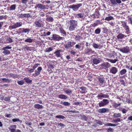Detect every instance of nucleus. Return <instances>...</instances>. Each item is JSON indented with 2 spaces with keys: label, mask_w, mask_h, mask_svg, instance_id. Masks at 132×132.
<instances>
[{
  "label": "nucleus",
  "mask_w": 132,
  "mask_h": 132,
  "mask_svg": "<svg viewBox=\"0 0 132 132\" xmlns=\"http://www.w3.org/2000/svg\"><path fill=\"white\" fill-rule=\"evenodd\" d=\"M70 26L69 29L71 31H72L75 29L77 27V21L73 20H71L69 21Z\"/></svg>",
  "instance_id": "1"
},
{
  "label": "nucleus",
  "mask_w": 132,
  "mask_h": 132,
  "mask_svg": "<svg viewBox=\"0 0 132 132\" xmlns=\"http://www.w3.org/2000/svg\"><path fill=\"white\" fill-rule=\"evenodd\" d=\"M22 25V23L21 22L13 23V25L10 26L9 27L8 29L10 30H11L21 26Z\"/></svg>",
  "instance_id": "2"
},
{
  "label": "nucleus",
  "mask_w": 132,
  "mask_h": 132,
  "mask_svg": "<svg viewBox=\"0 0 132 132\" xmlns=\"http://www.w3.org/2000/svg\"><path fill=\"white\" fill-rule=\"evenodd\" d=\"M82 5V4L80 3L77 4H73L69 6L68 7L70 9H72L73 11H77Z\"/></svg>",
  "instance_id": "3"
},
{
  "label": "nucleus",
  "mask_w": 132,
  "mask_h": 132,
  "mask_svg": "<svg viewBox=\"0 0 132 132\" xmlns=\"http://www.w3.org/2000/svg\"><path fill=\"white\" fill-rule=\"evenodd\" d=\"M52 36V37H51V38H52L51 40L59 41L60 40H63L64 39V38L61 37L59 35L56 34H53Z\"/></svg>",
  "instance_id": "4"
},
{
  "label": "nucleus",
  "mask_w": 132,
  "mask_h": 132,
  "mask_svg": "<svg viewBox=\"0 0 132 132\" xmlns=\"http://www.w3.org/2000/svg\"><path fill=\"white\" fill-rule=\"evenodd\" d=\"M119 50L120 52L124 53H127L130 52L129 47L127 46H126L122 48H119Z\"/></svg>",
  "instance_id": "5"
},
{
  "label": "nucleus",
  "mask_w": 132,
  "mask_h": 132,
  "mask_svg": "<svg viewBox=\"0 0 132 132\" xmlns=\"http://www.w3.org/2000/svg\"><path fill=\"white\" fill-rule=\"evenodd\" d=\"M109 102V101L106 99H103L98 103L100 107L104 106L107 105Z\"/></svg>",
  "instance_id": "6"
},
{
  "label": "nucleus",
  "mask_w": 132,
  "mask_h": 132,
  "mask_svg": "<svg viewBox=\"0 0 132 132\" xmlns=\"http://www.w3.org/2000/svg\"><path fill=\"white\" fill-rule=\"evenodd\" d=\"M85 53L86 54L90 55L92 54H96L95 52L92 50V49L87 48L85 50Z\"/></svg>",
  "instance_id": "7"
},
{
  "label": "nucleus",
  "mask_w": 132,
  "mask_h": 132,
  "mask_svg": "<svg viewBox=\"0 0 132 132\" xmlns=\"http://www.w3.org/2000/svg\"><path fill=\"white\" fill-rule=\"evenodd\" d=\"M110 2L111 6H114L117 5L118 3L119 4L121 3V0H110Z\"/></svg>",
  "instance_id": "8"
},
{
  "label": "nucleus",
  "mask_w": 132,
  "mask_h": 132,
  "mask_svg": "<svg viewBox=\"0 0 132 132\" xmlns=\"http://www.w3.org/2000/svg\"><path fill=\"white\" fill-rule=\"evenodd\" d=\"M62 50H58L56 51L54 53L55 56L57 57H61L62 56L61 52H62Z\"/></svg>",
  "instance_id": "9"
},
{
  "label": "nucleus",
  "mask_w": 132,
  "mask_h": 132,
  "mask_svg": "<svg viewBox=\"0 0 132 132\" xmlns=\"http://www.w3.org/2000/svg\"><path fill=\"white\" fill-rule=\"evenodd\" d=\"M98 80L99 84L100 85H102L105 82L104 78L103 76L99 77L98 78Z\"/></svg>",
  "instance_id": "10"
},
{
  "label": "nucleus",
  "mask_w": 132,
  "mask_h": 132,
  "mask_svg": "<svg viewBox=\"0 0 132 132\" xmlns=\"http://www.w3.org/2000/svg\"><path fill=\"white\" fill-rule=\"evenodd\" d=\"M118 69L115 67H112L110 69V73L113 74H116L118 72Z\"/></svg>",
  "instance_id": "11"
},
{
  "label": "nucleus",
  "mask_w": 132,
  "mask_h": 132,
  "mask_svg": "<svg viewBox=\"0 0 132 132\" xmlns=\"http://www.w3.org/2000/svg\"><path fill=\"white\" fill-rule=\"evenodd\" d=\"M109 110L108 108H103L99 109L98 110V112L99 113H103L108 112Z\"/></svg>",
  "instance_id": "12"
},
{
  "label": "nucleus",
  "mask_w": 132,
  "mask_h": 132,
  "mask_svg": "<svg viewBox=\"0 0 132 132\" xmlns=\"http://www.w3.org/2000/svg\"><path fill=\"white\" fill-rule=\"evenodd\" d=\"M97 97L100 99L102 98H108L109 97V96L108 94H104L102 93H101L100 94H98Z\"/></svg>",
  "instance_id": "13"
},
{
  "label": "nucleus",
  "mask_w": 132,
  "mask_h": 132,
  "mask_svg": "<svg viewBox=\"0 0 132 132\" xmlns=\"http://www.w3.org/2000/svg\"><path fill=\"white\" fill-rule=\"evenodd\" d=\"M16 126L15 125H12L9 127V130L11 132H14L15 131V129Z\"/></svg>",
  "instance_id": "14"
},
{
  "label": "nucleus",
  "mask_w": 132,
  "mask_h": 132,
  "mask_svg": "<svg viewBox=\"0 0 132 132\" xmlns=\"http://www.w3.org/2000/svg\"><path fill=\"white\" fill-rule=\"evenodd\" d=\"M104 125L105 126H106L115 127L117 125L115 124L106 122L104 123Z\"/></svg>",
  "instance_id": "15"
},
{
  "label": "nucleus",
  "mask_w": 132,
  "mask_h": 132,
  "mask_svg": "<svg viewBox=\"0 0 132 132\" xmlns=\"http://www.w3.org/2000/svg\"><path fill=\"white\" fill-rule=\"evenodd\" d=\"M106 60L112 63H115L118 60L117 59V57H116V59H115L114 60L110 59L108 58H106Z\"/></svg>",
  "instance_id": "16"
},
{
  "label": "nucleus",
  "mask_w": 132,
  "mask_h": 132,
  "mask_svg": "<svg viewBox=\"0 0 132 132\" xmlns=\"http://www.w3.org/2000/svg\"><path fill=\"white\" fill-rule=\"evenodd\" d=\"M37 7L42 9H44L45 8L44 5H43L40 4H36V6L35 7V8L36 9Z\"/></svg>",
  "instance_id": "17"
},
{
  "label": "nucleus",
  "mask_w": 132,
  "mask_h": 132,
  "mask_svg": "<svg viewBox=\"0 0 132 132\" xmlns=\"http://www.w3.org/2000/svg\"><path fill=\"white\" fill-rule=\"evenodd\" d=\"M79 88L81 90L80 92L82 94L85 93L86 92V88L85 87H79Z\"/></svg>",
  "instance_id": "18"
},
{
  "label": "nucleus",
  "mask_w": 132,
  "mask_h": 132,
  "mask_svg": "<svg viewBox=\"0 0 132 132\" xmlns=\"http://www.w3.org/2000/svg\"><path fill=\"white\" fill-rule=\"evenodd\" d=\"M58 96L59 98L62 99H66L68 97L66 95L63 94L59 95Z\"/></svg>",
  "instance_id": "19"
},
{
  "label": "nucleus",
  "mask_w": 132,
  "mask_h": 132,
  "mask_svg": "<svg viewBox=\"0 0 132 132\" xmlns=\"http://www.w3.org/2000/svg\"><path fill=\"white\" fill-rule=\"evenodd\" d=\"M100 66L106 68H109L110 67V65L108 62H106L102 64H101L100 65Z\"/></svg>",
  "instance_id": "20"
},
{
  "label": "nucleus",
  "mask_w": 132,
  "mask_h": 132,
  "mask_svg": "<svg viewBox=\"0 0 132 132\" xmlns=\"http://www.w3.org/2000/svg\"><path fill=\"white\" fill-rule=\"evenodd\" d=\"M125 36V35L123 34L122 33H119L117 36L118 39H122Z\"/></svg>",
  "instance_id": "21"
},
{
  "label": "nucleus",
  "mask_w": 132,
  "mask_h": 132,
  "mask_svg": "<svg viewBox=\"0 0 132 132\" xmlns=\"http://www.w3.org/2000/svg\"><path fill=\"white\" fill-rule=\"evenodd\" d=\"M64 92L66 94L70 95L72 93V90L70 89H65V90Z\"/></svg>",
  "instance_id": "22"
},
{
  "label": "nucleus",
  "mask_w": 132,
  "mask_h": 132,
  "mask_svg": "<svg viewBox=\"0 0 132 132\" xmlns=\"http://www.w3.org/2000/svg\"><path fill=\"white\" fill-rule=\"evenodd\" d=\"M19 29L21 30L22 33H24L28 32L30 30V29L28 28L24 29V28H20Z\"/></svg>",
  "instance_id": "23"
},
{
  "label": "nucleus",
  "mask_w": 132,
  "mask_h": 132,
  "mask_svg": "<svg viewBox=\"0 0 132 132\" xmlns=\"http://www.w3.org/2000/svg\"><path fill=\"white\" fill-rule=\"evenodd\" d=\"M125 29L126 31V33L127 34H129L130 30L129 28V26L127 25L124 28Z\"/></svg>",
  "instance_id": "24"
},
{
  "label": "nucleus",
  "mask_w": 132,
  "mask_h": 132,
  "mask_svg": "<svg viewBox=\"0 0 132 132\" xmlns=\"http://www.w3.org/2000/svg\"><path fill=\"white\" fill-rule=\"evenodd\" d=\"M113 116L114 118H121V114L120 113H114L113 115Z\"/></svg>",
  "instance_id": "25"
},
{
  "label": "nucleus",
  "mask_w": 132,
  "mask_h": 132,
  "mask_svg": "<svg viewBox=\"0 0 132 132\" xmlns=\"http://www.w3.org/2000/svg\"><path fill=\"white\" fill-rule=\"evenodd\" d=\"M2 50H4V51L3 52V53L5 55H6L9 54L10 53V51H9L7 50H5L3 48H2Z\"/></svg>",
  "instance_id": "26"
},
{
  "label": "nucleus",
  "mask_w": 132,
  "mask_h": 132,
  "mask_svg": "<svg viewBox=\"0 0 132 132\" xmlns=\"http://www.w3.org/2000/svg\"><path fill=\"white\" fill-rule=\"evenodd\" d=\"M92 61L94 64H97L100 62V60L96 58H94L93 59Z\"/></svg>",
  "instance_id": "27"
},
{
  "label": "nucleus",
  "mask_w": 132,
  "mask_h": 132,
  "mask_svg": "<svg viewBox=\"0 0 132 132\" xmlns=\"http://www.w3.org/2000/svg\"><path fill=\"white\" fill-rule=\"evenodd\" d=\"M40 21H36L35 24L36 27H41L42 26V24L40 23Z\"/></svg>",
  "instance_id": "28"
},
{
  "label": "nucleus",
  "mask_w": 132,
  "mask_h": 132,
  "mask_svg": "<svg viewBox=\"0 0 132 132\" xmlns=\"http://www.w3.org/2000/svg\"><path fill=\"white\" fill-rule=\"evenodd\" d=\"M72 46L71 42H68L65 45V48H67L71 47Z\"/></svg>",
  "instance_id": "29"
},
{
  "label": "nucleus",
  "mask_w": 132,
  "mask_h": 132,
  "mask_svg": "<svg viewBox=\"0 0 132 132\" xmlns=\"http://www.w3.org/2000/svg\"><path fill=\"white\" fill-rule=\"evenodd\" d=\"M16 6L15 4L12 5L9 8L10 11H14L16 9Z\"/></svg>",
  "instance_id": "30"
},
{
  "label": "nucleus",
  "mask_w": 132,
  "mask_h": 132,
  "mask_svg": "<svg viewBox=\"0 0 132 132\" xmlns=\"http://www.w3.org/2000/svg\"><path fill=\"white\" fill-rule=\"evenodd\" d=\"M127 72V70L126 69H123L119 72V73L121 75H122L125 74Z\"/></svg>",
  "instance_id": "31"
},
{
  "label": "nucleus",
  "mask_w": 132,
  "mask_h": 132,
  "mask_svg": "<svg viewBox=\"0 0 132 132\" xmlns=\"http://www.w3.org/2000/svg\"><path fill=\"white\" fill-rule=\"evenodd\" d=\"M61 104L65 106H69L70 104V103L66 101L63 102L61 101Z\"/></svg>",
  "instance_id": "32"
},
{
  "label": "nucleus",
  "mask_w": 132,
  "mask_h": 132,
  "mask_svg": "<svg viewBox=\"0 0 132 132\" xmlns=\"http://www.w3.org/2000/svg\"><path fill=\"white\" fill-rule=\"evenodd\" d=\"M34 106L35 108L38 109H40L43 108V106L42 105H40L38 104H35Z\"/></svg>",
  "instance_id": "33"
},
{
  "label": "nucleus",
  "mask_w": 132,
  "mask_h": 132,
  "mask_svg": "<svg viewBox=\"0 0 132 132\" xmlns=\"http://www.w3.org/2000/svg\"><path fill=\"white\" fill-rule=\"evenodd\" d=\"M59 31L60 32L62 35H66V33L65 31L62 28H59Z\"/></svg>",
  "instance_id": "34"
},
{
  "label": "nucleus",
  "mask_w": 132,
  "mask_h": 132,
  "mask_svg": "<svg viewBox=\"0 0 132 132\" xmlns=\"http://www.w3.org/2000/svg\"><path fill=\"white\" fill-rule=\"evenodd\" d=\"M53 50V48L52 47H49L47 48L45 50V52H49L50 51H52Z\"/></svg>",
  "instance_id": "35"
},
{
  "label": "nucleus",
  "mask_w": 132,
  "mask_h": 132,
  "mask_svg": "<svg viewBox=\"0 0 132 132\" xmlns=\"http://www.w3.org/2000/svg\"><path fill=\"white\" fill-rule=\"evenodd\" d=\"M24 79L26 82L28 83H30L32 82V80L27 77L24 78Z\"/></svg>",
  "instance_id": "36"
},
{
  "label": "nucleus",
  "mask_w": 132,
  "mask_h": 132,
  "mask_svg": "<svg viewBox=\"0 0 132 132\" xmlns=\"http://www.w3.org/2000/svg\"><path fill=\"white\" fill-rule=\"evenodd\" d=\"M101 31V29L99 28H98L95 31V34H99Z\"/></svg>",
  "instance_id": "37"
},
{
  "label": "nucleus",
  "mask_w": 132,
  "mask_h": 132,
  "mask_svg": "<svg viewBox=\"0 0 132 132\" xmlns=\"http://www.w3.org/2000/svg\"><path fill=\"white\" fill-rule=\"evenodd\" d=\"M83 16V14L82 13H78L76 15V17L79 18H82Z\"/></svg>",
  "instance_id": "38"
},
{
  "label": "nucleus",
  "mask_w": 132,
  "mask_h": 132,
  "mask_svg": "<svg viewBox=\"0 0 132 132\" xmlns=\"http://www.w3.org/2000/svg\"><path fill=\"white\" fill-rule=\"evenodd\" d=\"M55 118L59 119H62L65 118V117L64 116L61 115L57 116L55 117Z\"/></svg>",
  "instance_id": "39"
},
{
  "label": "nucleus",
  "mask_w": 132,
  "mask_h": 132,
  "mask_svg": "<svg viewBox=\"0 0 132 132\" xmlns=\"http://www.w3.org/2000/svg\"><path fill=\"white\" fill-rule=\"evenodd\" d=\"M92 46L94 48L96 49L100 47V46L98 45L95 43H93L92 44Z\"/></svg>",
  "instance_id": "40"
},
{
  "label": "nucleus",
  "mask_w": 132,
  "mask_h": 132,
  "mask_svg": "<svg viewBox=\"0 0 132 132\" xmlns=\"http://www.w3.org/2000/svg\"><path fill=\"white\" fill-rule=\"evenodd\" d=\"M46 20L50 22H52L53 21V19L52 17L51 16H48Z\"/></svg>",
  "instance_id": "41"
},
{
  "label": "nucleus",
  "mask_w": 132,
  "mask_h": 132,
  "mask_svg": "<svg viewBox=\"0 0 132 132\" xmlns=\"http://www.w3.org/2000/svg\"><path fill=\"white\" fill-rule=\"evenodd\" d=\"M6 42L7 43H11L13 42V40L11 38H7L6 40Z\"/></svg>",
  "instance_id": "42"
},
{
  "label": "nucleus",
  "mask_w": 132,
  "mask_h": 132,
  "mask_svg": "<svg viewBox=\"0 0 132 132\" xmlns=\"http://www.w3.org/2000/svg\"><path fill=\"white\" fill-rule=\"evenodd\" d=\"M96 122L97 124L101 125H102L104 123L103 122L100 121L99 120H96Z\"/></svg>",
  "instance_id": "43"
},
{
  "label": "nucleus",
  "mask_w": 132,
  "mask_h": 132,
  "mask_svg": "<svg viewBox=\"0 0 132 132\" xmlns=\"http://www.w3.org/2000/svg\"><path fill=\"white\" fill-rule=\"evenodd\" d=\"M113 17L111 16L106 17L105 19V20L107 21H110L113 19Z\"/></svg>",
  "instance_id": "44"
},
{
  "label": "nucleus",
  "mask_w": 132,
  "mask_h": 132,
  "mask_svg": "<svg viewBox=\"0 0 132 132\" xmlns=\"http://www.w3.org/2000/svg\"><path fill=\"white\" fill-rule=\"evenodd\" d=\"M74 38L76 41H79L81 38V37L79 36H75Z\"/></svg>",
  "instance_id": "45"
},
{
  "label": "nucleus",
  "mask_w": 132,
  "mask_h": 132,
  "mask_svg": "<svg viewBox=\"0 0 132 132\" xmlns=\"http://www.w3.org/2000/svg\"><path fill=\"white\" fill-rule=\"evenodd\" d=\"M24 17L25 18L31 17L32 16V15L29 13L24 14Z\"/></svg>",
  "instance_id": "46"
},
{
  "label": "nucleus",
  "mask_w": 132,
  "mask_h": 132,
  "mask_svg": "<svg viewBox=\"0 0 132 132\" xmlns=\"http://www.w3.org/2000/svg\"><path fill=\"white\" fill-rule=\"evenodd\" d=\"M81 118L82 120L85 121H86L88 119L87 117L84 115H83L81 116Z\"/></svg>",
  "instance_id": "47"
},
{
  "label": "nucleus",
  "mask_w": 132,
  "mask_h": 132,
  "mask_svg": "<svg viewBox=\"0 0 132 132\" xmlns=\"http://www.w3.org/2000/svg\"><path fill=\"white\" fill-rule=\"evenodd\" d=\"M12 121L13 122H16V121L21 122V121L18 118L13 119H12Z\"/></svg>",
  "instance_id": "48"
},
{
  "label": "nucleus",
  "mask_w": 132,
  "mask_h": 132,
  "mask_svg": "<svg viewBox=\"0 0 132 132\" xmlns=\"http://www.w3.org/2000/svg\"><path fill=\"white\" fill-rule=\"evenodd\" d=\"M17 82L19 84L21 85H23L24 83V81L23 80L18 81Z\"/></svg>",
  "instance_id": "49"
},
{
  "label": "nucleus",
  "mask_w": 132,
  "mask_h": 132,
  "mask_svg": "<svg viewBox=\"0 0 132 132\" xmlns=\"http://www.w3.org/2000/svg\"><path fill=\"white\" fill-rule=\"evenodd\" d=\"M107 132H113L114 131V129L111 127H109L107 129Z\"/></svg>",
  "instance_id": "50"
},
{
  "label": "nucleus",
  "mask_w": 132,
  "mask_h": 132,
  "mask_svg": "<svg viewBox=\"0 0 132 132\" xmlns=\"http://www.w3.org/2000/svg\"><path fill=\"white\" fill-rule=\"evenodd\" d=\"M3 48L5 50H7L11 49L12 48V47L9 46H6L4 47Z\"/></svg>",
  "instance_id": "51"
},
{
  "label": "nucleus",
  "mask_w": 132,
  "mask_h": 132,
  "mask_svg": "<svg viewBox=\"0 0 132 132\" xmlns=\"http://www.w3.org/2000/svg\"><path fill=\"white\" fill-rule=\"evenodd\" d=\"M2 79L3 81L6 82H9L10 81V80L8 79H6L5 78H2Z\"/></svg>",
  "instance_id": "52"
},
{
  "label": "nucleus",
  "mask_w": 132,
  "mask_h": 132,
  "mask_svg": "<svg viewBox=\"0 0 132 132\" xmlns=\"http://www.w3.org/2000/svg\"><path fill=\"white\" fill-rule=\"evenodd\" d=\"M25 41L26 42L30 43L32 42V40L30 38H28L26 39Z\"/></svg>",
  "instance_id": "53"
},
{
  "label": "nucleus",
  "mask_w": 132,
  "mask_h": 132,
  "mask_svg": "<svg viewBox=\"0 0 132 132\" xmlns=\"http://www.w3.org/2000/svg\"><path fill=\"white\" fill-rule=\"evenodd\" d=\"M40 72L39 71H36L35 72V73H34V76H36L39 74Z\"/></svg>",
  "instance_id": "54"
},
{
  "label": "nucleus",
  "mask_w": 132,
  "mask_h": 132,
  "mask_svg": "<svg viewBox=\"0 0 132 132\" xmlns=\"http://www.w3.org/2000/svg\"><path fill=\"white\" fill-rule=\"evenodd\" d=\"M4 100L5 101H9L10 100V97L7 96L4 98Z\"/></svg>",
  "instance_id": "55"
},
{
  "label": "nucleus",
  "mask_w": 132,
  "mask_h": 132,
  "mask_svg": "<svg viewBox=\"0 0 132 132\" xmlns=\"http://www.w3.org/2000/svg\"><path fill=\"white\" fill-rule=\"evenodd\" d=\"M121 111L123 113L125 114L127 112V110L124 108H123L121 110Z\"/></svg>",
  "instance_id": "56"
},
{
  "label": "nucleus",
  "mask_w": 132,
  "mask_h": 132,
  "mask_svg": "<svg viewBox=\"0 0 132 132\" xmlns=\"http://www.w3.org/2000/svg\"><path fill=\"white\" fill-rule=\"evenodd\" d=\"M81 45L79 44H77L75 46V48L76 49H80L81 48Z\"/></svg>",
  "instance_id": "57"
},
{
  "label": "nucleus",
  "mask_w": 132,
  "mask_h": 132,
  "mask_svg": "<svg viewBox=\"0 0 132 132\" xmlns=\"http://www.w3.org/2000/svg\"><path fill=\"white\" fill-rule=\"evenodd\" d=\"M127 24H126V23L125 22H122V26L124 28L126 26H127Z\"/></svg>",
  "instance_id": "58"
},
{
  "label": "nucleus",
  "mask_w": 132,
  "mask_h": 132,
  "mask_svg": "<svg viewBox=\"0 0 132 132\" xmlns=\"http://www.w3.org/2000/svg\"><path fill=\"white\" fill-rule=\"evenodd\" d=\"M57 125H57L58 126H59L60 127H64L65 126V125L64 124L62 123H58Z\"/></svg>",
  "instance_id": "59"
},
{
  "label": "nucleus",
  "mask_w": 132,
  "mask_h": 132,
  "mask_svg": "<svg viewBox=\"0 0 132 132\" xmlns=\"http://www.w3.org/2000/svg\"><path fill=\"white\" fill-rule=\"evenodd\" d=\"M5 117L7 118H10L12 117V115L10 114H7L5 115Z\"/></svg>",
  "instance_id": "60"
},
{
  "label": "nucleus",
  "mask_w": 132,
  "mask_h": 132,
  "mask_svg": "<svg viewBox=\"0 0 132 132\" xmlns=\"http://www.w3.org/2000/svg\"><path fill=\"white\" fill-rule=\"evenodd\" d=\"M39 65V64L38 63H37L34 66V70L38 67Z\"/></svg>",
  "instance_id": "61"
},
{
  "label": "nucleus",
  "mask_w": 132,
  "mask_h": 132,
  "mask_svg": "<svg viewBox=\"0 0 132 132\" xmlns=\"http://www.w3.org/2000/svg\"><path fill=\"white\" fill-rule=\"evenodd\" d=\"M51 34V32L49 31H48L46 33H45V36H46V35L49 36Z\"/></svg>",
  "instance_id": "62"
},
{
  "label": "nucleus",
  "mask_w": 132,
  "mask_h": 132,
  "mask_svg": "<svg viewBox=\"0 0 132 132\" xmlns=\"http://www.w3.org/2000/svg\"><path fill=\"white\" fill-rule=\"evenodd\" d=\"M82 60V58L79 57L78 58L77 60V61L79 62H80Z\"/></svg>",
  "instance_id": "63"
},
{
  "label": "nucleus",
  "mask_w": 132,
  "mask_h": 132,
  "mask_svg": "<svg viewBox=\"0 0 132 132\" xmlns=\"http://www.w3.org/2000/svg\"><path fill=\"white\" fill-rule=\"evenodd\" d=\"M128 120L132 121V116H130L128 117Z\"/></svg>",
  "instance_id": "64"
}]
</instances>
